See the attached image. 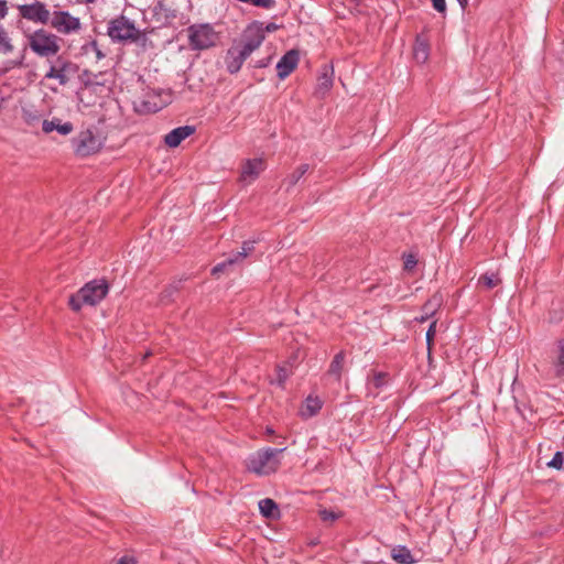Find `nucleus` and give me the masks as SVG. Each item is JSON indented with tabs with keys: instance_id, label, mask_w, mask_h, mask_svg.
Wrapping results in <instances>:
<instances>
[{
	"instance_id": "15",
	"label": "nucleus",
	"mask_w": 564,
	"mask_h": 564,
	"mask_svg": "<svg viewBox=\"0 0 564 564\" xmlns=\"http://www.w3.org/2000/svg\"><path fill=\"white\" fill-rule=\"evenodd\" d=\"M42 130L44 133L57 131L59 134L67 135L70 133V122L63 123L62 120L56 117L52 120L44 119L42 121Z\"/></svg>"
},
{
	"instance_id": "46",
	"label": "nucleus",
	"mask_w": 564,
	"mask_h": 564,
	"mask_svg": "<svg viewBox=\"0 0 564 564\" xmlns=\"http://www.w3.org/2000/svg\"><path fill=\"white\" fill-rule=\"evenodd\" d=\"M65 301H66L67 305H70V294H67L65 296Z\"/></svg>"
},
{
	"instance_id": "47",
	"label": "nucleus",
	"mask_w": 564,
	"mask_h": 564,
	"mask_svg": "<svg viewBox=\"0 0 564 564\" xmlns=\"http://www.w3.org/2000/svg\"><path fill=\"white\" fill-rule=\"evenodd\" d=\"M95 0H78L80 3H93Z\"/></svg>"
},
{
	"instance_id": "4",
	"label": "nucleus",
	"mask_w": 564,
	"mask_h": 564,
	"mask_svg": "<svg viewBox=\"0 0 564 564\" xmlns=\"http://www.w3.org/2000/svg\"><path fill=\"white\" fill-rule=\"evenodd\" d=\"M108 291L106 280H93L86 283L76 295H73V311H78L84 305H97L105 299Z\"/></svg>"
},
{
	"instance_id": "43",
	"label": "nucleus",
	"mask_w": 564,
	"mask_h": 564,
	"mask_svg": "<svg viewBox=\"0 0 564 564\" xmlns=\"http://www.w3.org/2000/svg\"><path fill=\"white\" fill-rule=\"evenodd\" d=\"M429 318H430V313H427V312H426V313H424L422 316L416 317L415 319H416L417 322H420V323H423V322L427 321Z\"/></svg>"
},
{
	"instance_id": "7",
	"label": "nucleus",
	"mask_w": 564,
	"mask_h": 564,
	"mask_svg": "<svg viewBox=\"0 0 564 564\" xmlns=\"http://www.w3.org/2000/svg\"><path fill=\"white\" fill-rule=\"evenodd\" d=\"M29 45L34 53L44 57L55 55L59 51L57 37L42 29L29 35Z\"/></svg>"
},
{
	"instance_id": "26",
	"label": "nucleus",
	"mask_w": 564,
	"mask_h": 564,
	"mask_svg": "<svg viewBox=\"0 0 564 564\" xmlns=\"http://www.w3.org/2000/svg\"><path fill=\"white\" fill-rule=\"evenodd\" d=\"M293 362L286 361L283 365L276 367V379L275 382L279 387H284V383L292 375Z\"/></svg>"
},
{
	"instance_id": "35",
	"label": "nucleus",
	"mask_w": 564,
	"mask_h": 564,
	"mask_svg": "<svg viewBox=\"0 0 564 564\" xmlns=\"http://www.w3.org/2000/svg\"><path fill=\"white\" fill-rule=\"evenodd\" d=\"M438 305V300L436 299H433V300H430L429 302H426L423 306V311L424 313H430V317L434 314L435 312V306Z\"/></svg>"
},
{
	"instance_id": "10",
	"label": "nucleus",
	"mask_w": 564,
	"mask_h": 564,
	"mask_svg": "<svg viewBox=\"0 0 564 564\" xmlns=\"http://www.w3.org/2000/svg\"><path fill=\"white\" fill-rule=\"evenodd\" d=\"M194 132L195 128L193 126L177 127L165 134L164 143L170 148H176L183 140L192 135Z\"/></svg>"
},
{
	"instance_id": "9",
	"label": "nucleus",
	"mask_w": 564,
	"mask_h": 564,
	"mask_svg": "<svg viewBox=\"0 0 564 564\" xmlns=\"http://www.w3.org/2000/svg\"><path fill=\"white\" fill-rule=\"evenodd\" d=\"M300 54L296 50L286 52L276 64L278 77L280 79L286 78L297 66Z\"/></svg>"
},
{
	"instance_id": "45",
	"label": "nucleus",
	"mask_w": 564,
	"mask_h": 564,
	"mask_svg": "<svg viewBox=\"0 0 564 564\" xmlns=\"http://www.w3.org/2000/svg\"><path fill=\"white\" fill-rule=\"evenodd\" d=\"M457 1H458V3L460 4V7H462L463 9H465V7H466V6H467V3H468V0H457Z\"/></svg>"
},
{
	"instance_id": "44",
	"label": "nucleus",
	"mask_w": 564,
	"mask_h": 564,
	"mask_svg": "<svg viewBox=\"0 0 564 564\" xmlns=\"http://www.w3.org/2000/svg\"><path fill=\"white\" fill-rule=\"evenodd\" d=\"M12 64H13V67H20L23 65V62H22V59H20V61L12 62Z\"/></svg>"
},
{
	"instance_id": "37",
	"label": "nucleus",
	"mask_w": 564,
	"mask_h": 564,
	"mask_svg": "<svg viewBox=\"0 0 564 564\" xmlns=\"http://www.w3.org/2000/svg\"><path fill=\"white\" fill-rule=\"evenodd\" d=\"M9 12L8 2L6 0H0V21L3 20Z\"/></svg>"
},
{
	"instance_id": "32",
	"label": "nucleus",
	"mask_w": 564,
	"mask_h": 564,
	"mask_svg": "<svg viewBox=\"0 0 564 564\" xmlns=\"http://www.w3.org/2000/svg\"><path fill=\"white\" fill-rule=\"evenodd\" d=\"M563 463H564V454L558 451L554 454L553 458L547 463V466L560 470L563 467Z\"/></svg>"
},
{
	"instance_id": "1",
	"label": "nucleus",
	"mask_w": 564,
	"mask_h": 564,
	"mask_svg": "<svg viewBox=\"0 0 564 564\" xmlns=\"http://www.w3.org/2000/svg\"><path fill=\"white\" fill-rule=\"evenodd\" d=\"M263 23L253 21L242 32L239 40L227 50L225 64L228 73H238L245 61L263 43Z\"/></svg>"
},
{
	"instance_id": "6",
	"label": "nucleus",
	"mask_w": 564,
	"mask_h": 564,
	"mask_svg": "<svg viewBox=\"0 0 564 564\" xmlns=\"http://www.w3.org/2000/svg\"><path fill=\"white\" fill-rule=\"evenodd\" d=\"M139 33L134 22L124 15H119L108 23L107 34L113 42H134L139 39Z\"/></svg>"
},
{
	"instance_id": "36",
	"label": "nucleus",
	"mask_w": 564,
	"mask_h": 564,
	"mask_svg": "<svg viewBox=\"0 0 564 564\" xmlns=\"http://www.w3.org/2000/svg\"><path fill=\"white\" fill-rule=\"evenodd\" d=\"M432 3H433V8L440 12V13H445L446 11V2L445 0H431Z\"/></svg>"
},
{
	"instance_id": "19",
	"label": "nucleus",
	"mask_w": 564,
	"mask_h": 564,
	"mask_svg": "<svg viewBox=\"0 0 564 564\" xmlns=\"http://www.w3.org/2000/svg\"><path fill=\"white\" fill-rule=\"evenodd\" d=\"M391 556L399 564H413L415 562L411 551L404 545L393 547Z\"/></svg>"
},
{
	"instance_id": "28",
	"label": "nucleus",
	"mask_w": 564,
	"mask_h": 564,
	"mask_svg": "<svg viewBox=\"0 0 564 564\" xmlns=\"http://www.w3.org/2000/svg\"><path fill=\"white\" fill-rule=\"evenodd\" d=\"M14 50V45L7 32V30L0 25V53L1 54H10Z\"/></svg>"
},
{
	"instance_id": "31",
	"label": "nucleus",
	"mask_w": 564,
	"mask_h": 564,
	"mask_svg": "<svg viewBox=\"0 0 564 564\" xmlns=\"http://www.w3.org/2000/svg\"><path fill=\"white\" fill-rule=\"evenodd\" d=\"M235 264H237V262H231L230 256H229L226 260H224L223 262H219L212 269V274L218 275L219 273L226 271L227 268L235 265Z\"/></svg>"
},
{
	"instance_id": "12",
	"label": "nucleus",
	"mask_w": 564,
	"mask_h": 564,
	"mask_svg": "<svg viewBox=\"0 0 564 564\" xmlns=\"http://www.w3.org/2000/svg\"><path fill=\"white\" fill-rule=\"evenodd\" d=\"M265 164L262 159H249L247 160L241 169V178L245 181H254L262 171H264Z\"/></svg>"
},
{
	"instance_id": "40",
	"label": "nucleus",
	"mask_w": 564,
	"mask_h": 564,
	"mask_svg": "<svg viewBox=\"0 0 564 564\" xmlns=\"http://www.w3.org/2000/svg\"><path fill=\"white\" fill-rule=\"evenodd\" d=\"M416 264V259L413 256H409L404 261V268L411 270Z\"/></svg>"
},
{
	"instance_id": "22",
	"label": "nucleus",
	"mask_w": 564,
	"mask_h": 564,
	"mask_svg": "<svg viewBox=\"0 0 564 564\" xmlns=\"http://www.w3.org/2000/svg\"><path fill=\"white\" fill-rule=\"evenodd\" d=\"M256 240H246L242 243L241 251H237L230 254V261L241 263L246 257L251 254L254 250Z\"/></svg>"
},
{
	"instance_id": "30",
	"label": "nucleus",
	"mask_w": 564,
	"mask_h": 564,
	"mask_svg": "<svg viewBox=\"0 0 564 564\" xmlns=\"http://www.w3.org/2000/svg\"><path fill=\"white\" fill-rule=\"evenodd\" d=\"M558 356L555 362V373L557 377H562L564 375V339L558 340Z\"/></svg>"
},
{
	"instance_id": "25",
	"label": "nucleus",
	"mask_w": 564,
	"mask_h": 564,
	"mask_svg": "<svg viewBox=\"0 0 564 564\" xmlns=\"http://www.w3.org/2000/svg\"><path fill=\"white\" fill-rule=\"evenodd\" d=\"M22 118L29 127H36L41 122L42 115L33 107H23Z\"/></svg>"
},
{
	"instance_id": "39",
	"label": "nucleus",
	"mask_w": 564,
	"mask_h": 564,
	"mask_svg": "<svg viewBox=\"0 0 564 564\" xmlns=\"http://www.w3.org/2000/svg\"><path fill=\"white\" fill-rule=\"evenodd\" d=\"M116 564H137V561L132 556L124 555L120 557Z\"/></svg>"
},
{
	"instance_id": "16",
	"label": "nucleus",
	"mask_w": 564,
	"mask_h": 564,
	"mask_svg": "<svg viewBox=\"0 0 564 564\" xmlns=\"http://www.w3.org/2000/svg\"><path fill=\"white\" fill-rule=\"evenodd\" d=\"M51 24L61 33L70 32V14L67 11H55Z\"/></svg>"
},
{
	"instance_id": "13",
	"label": "nucleus",
	"mask_w": 564,
	"mask_h": 564,
	"mask_svg": "<svg viewBox=\"0 0 564 564\" xmlns=\"http://www.w3.org/2000/svg\"><path fill=\"white\" fill-rule=\"evenodd\" d=\"M389 377L387 372H373L367 378V391L369 395L377 397L379 391L387 387Z\"/></svg>"
},
{
	"instance_id": "38",
	"label": "nucleus",
	"mask_w": 564,
	"mask_h": 564,
	"mask_svg": "<svg viewBox=\"0 0 564 564\" xmlns=\"http://www.w3.org/2000/svg\"><path fill=\"white\" fill-rule=\"evenodd\" d=\"M279 29V25L271 22V23H268L267 25H263V36L265 37V33H272L274 31H276Z\"/></svg>"
},
{
	"instance_id": "23",
	"label": "nucleus",
	"mask_w": 564,
	"mask_h": 564,
	"mask_svg": "<svg viewBox=\"0 0 564 564\" xmlns=\"http://www.w3.org/2000/svg\"><path fill=\"white\" fill-rule=\"evenodd\" d=\"M477 283L486 290H491L501 283V279L496 272H486L478 278Z\"/></svg>"
},
{
	"instance_id": "27",
	"label": "nucleus",
	"mask_w": 564,
	"mask_h": 564,
	"mask_svg": "<svg viewBox=\"0 0 564 564\" xmlns=\"http://www.w3.org/2000/svg\"><path fill=\"white\" fill-rule=\"evenodd\" d=\"M154 14L158 19L172 20L176 18V11L169 8L163 1H159L153 8Z\"/></svg>"
},
{
	"instance_id": "29",
	"label": "nucleus",
	"mask_w": 564,
	"mask_h": 564,
	"mask_svg": "<svg viewBox=\"0 0 564 564\" xmlns=\"http://www.w3.org/2000/svg\"><path fill=\"white\" fill-rule=\"evenodd\" d=\"M66 66L67 63H63L61 67L52 66L46 74V77L59 79L61 84H65L67 82V77L65 75Z\"/></svg>"
},
{
	"instance_id": "20",
	"label": "nucleus",
	"mask_w": 564,
	"mask_h": 564,
	"mask_svg": "<svg viewBox=\"0 0 564 564\" xmlns=\"http://www.w3.org/2000/svg\"><path fill=\"white\" fill-rule=\"evenodd\" d=\"M310 165L307 163L299 165L292 173H290L284 178V184H286V189L289 191L291 187L295 186L297 182L308 172Z\"/></svg>"
},
{
	"instance_id": "42",
	"label": "nucleus",
	"mask_w": 564,
	"mask_h": 564,
	"mask_svg": "<svg viewBox=\"0 0 564 564\" xmlns=\"http://www.w3.org/2000/svg\"><path fill=\"white\" fill-rule=\"evenodd\" d=\"M80 26V22L78 18L73 17V32L78 30Z\"/></svg>"
},
{
	"instance_id": "34",
	"label": "nucleus",
	"mask_w": 564,
	"mask_h": 564,
	"mask_svg": "<svg viewBox=\"0 0 564 564\" xmlns=\"http://www.w3.org/2000/svg\"><path fill=\"white\" fill-rule=\"evenodd\" d=\"M435 333H436V321H434V322H432V323L430 324V327H429V329H427V332H426V335H425V337H426V343H427V346H429V347L431 346V344H432V341H433V338H434V336H435Z\"/></svg>"
},
{
	"instance_id": "18",
	"label": "nucleus",
	"mask_w": 564,
	"mask_h": 564,
	"mask_svg": "<svg viewBox=\"0 0 564 564\" xmlns=\"http://www.w3.org/2000/svg\"><path fill=\"white\" fill-rule=\"evenodd\" d=\"M79 55L87 57L91 62H98L105 57L104 53L97 47L95 40L83 43L80 46Z\"/></svg>"
},
{
	"instance_id": "8",
	"label": "nucleus",
	"mask_w": 564,
	"mask_h": 564,
	"mask_svg": "<svg viewBox=\"0 0 564 564\" xmlns=\"http://www.w3.org/2000/svg\"><path fill=\"white\" fill-rule=\"evenodd\" d=\"M20 15L32 22L46 24L50 21V11L45 4L36 1L32 4H21L18 7Z\"/></svg>"
},
{
	"instance_id": "41",
	"label": "nucleus",
	"mask_w": 564,
	"mask_h": 564,
	"mask_svg": "<svg viewBox=\"0 0 564 564\" xmlns=\"http://www.w3.org/2000/svg\"><path fill=\"white\" fill-rule=\"evenodd\" d=\"M270 59H271L270 57H268V58H262V59L258 61V62L256 63V65H254V66H256L257 68H263V67H267V66L269 65V63H270Z\"/></svg>"
},
{
	"instance_id": "2",
	"label": "nucleus",
	"mask_w": 564,
	"mask_h": 564,
	"mask_svg": "<svg viewBox=\"0 0 564 564\" xmlns=\"http://www.w3.org/2000/svg\"><path fill=\"white\" fill-rule=\"evenodd\" d=\"M284 451L285 447H267L257 451L248 458V470L260 476L275 473L281 464L280 459L278 458V455Z\"/></svg>"
},
{
	"instance_id": "11",
	"label": "nucleus",
	"mask_w": 564,
	"mask_h": 564,
	"mask_svg": "<svg viewBox=\"0 0 564 564\" xmlns=\"http://www.w3.org/2000/svg\"><path fill=\"white\" fill-rule=\"evenodd\" d=\"M334 83V68L332 65H323L319 76L317 78L316 94L319 96H325Z\"/></svg>"
},
{
	"instance_id": "3",
	"label": "nucleus",
	"mask_w": 564,
	"mask_h": 564,
	"mask_svg": "<svg viewBox=\"0 0 564 564\" xmlns=\"http://www.w3.org/2000/svg\"><path fill=\"white\" fill-rule=\"evenodd\" d=\"M188 46L192 51H205L217 45L219 33L209 23L192 24L186 29Z\"/></svg>"
},
{
	"instance_id": "17",
	"label": "nucleus",
	"mask_w": 564,
	"mask_h": 564,
	"mask_svg": "<svg viewBox=\"0 0 564 564\" xmlns=\"http://www.w3.org/2000/svg\"><path fill=\"white\" fill-rule=\"evenodd\" d=\"M429 54L430 46L427 41L423 36L417 35L413 46V55L415 61L419 63H425L429 58Z\"/></svg>"
},
{
	"instance_id": "14",
	"label": "nucleus",
	"mask_w": 564,
	"mask_h": 564,
	"mask_svg": "<svg viewBox=\"0 0 564 564\" xmlns=\"http://www.w3.org/2000/svg\"><path fill=\"white\" fill-rule=\"evenodd\" d=\"M323 401L315 395L310 394L300 410V414L303 419H311L315 416L322 409Z\"/></svg>"
},
{
	"instance_id": "5",
	"label": "nucleus",
	"mask_w": 564,
	"mask_h": 564,
	"mask_svg": "<svg viewBox=\"0 0 564 564\" xmlns=\"http://www.w3.org/2000/svg\"><path fill=\"white\" fill-rule=\"evenodd\" d=\"M105 140L106 137L98 126H89L79 132L75 152L80 156L95 154L101 149Z\"/></svg>"
},
{
	"instance_id": "21",
	"label": "nucleus",
	"mask_w": 564,
	"mask_h": 564,
	"mask_svg": "<svg viewBox=\"0 0 564 564\" xmlns=\"http://www.w3.org/2000/svg\"><path fill=\"white\" fill-rule=\"evenodd\" d=\"M259 509L263 517L274 519L279 516V507L274 500L264 498L259 501Z\"/></svg>"
},
{
	"instance_id": "24",
	"label": "nucleus",
	"mask_w": 564,
	"mask_h": 564,
	"mask_svg": "<svg viewBox=\"0 0 564 564\" xmlns=\"http://www.w3.org/2000/svg\"><path fill=\"white\" fill-rule=\"evenodd\" d=\"M345 352L339 351L335 355L328 369V375L334 376L337 380H340L341 371L344 368Z\"/></svg>"
},
{
	"instance_id": "33",
	"label": "nucleus",
	"mask_w": 564,
	"mask_h": 564,
	"mask_svg": "<svg viewBox=\"0 0 564 564\" xmlns=\"http://www.w3.org/2000/svg\"><path fill=\"white\" fill-rule=\"evenodd\" d=\"M319 517L323 521H335L338 519V516L334 511L327 509L321 510Z\"/></svg>"
}]
</instances>
